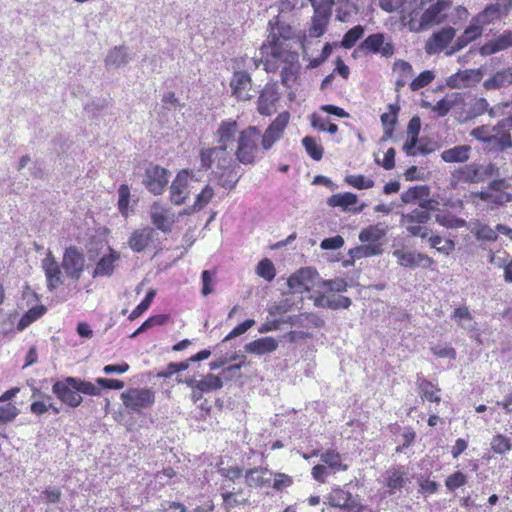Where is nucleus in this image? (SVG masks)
Segmentation results:
<instances>
[{
  "mask_svg": "<svg viewBox=\"0 0 512 512\" xmlns=\"http://www.w3.org/2000/svg\"><path fill=\"white\" fill-rule=\"evenodd\" d=\"M261 59L243 58L245 67L254 66L258 68L259 63L263 62L267 72L281 70V81L286 87H291L297 79L299 72V55L295 45L281 44L277 40L264 42L261 45Z\"/></svg>",
  "mask_w": 512,
  "mask_h": 512,
  "instance_id": "f257e3e1",
  "label": "nucleus"
},
{
  "mask_svg": "<svg viewBox=\"0 0 512 512\" xmlns=\"http://www.w3.org/2000/svg\"><path fill=\"white\" fill-rule=\"evenodd\" d=\"M200 169H213L214 178L218 184L232 190L240 179V175L235 170L234 160L230 152H224V149L215 147L201 148L199 152Z\"/></svg>",
  "mask_w": 512,
  "mask_h": 512,
  "instance_id": "f03ea898",
  "label": "nucleus"
},
{
  "mask_svg": "<svg viewBox=\"0 0 512 512\" xmlns=\"http://www.w3.org/2000/svg\"><path fill=\"white\" fill-rule=\"evenodd\" d=\"M52 392L62 403L75 408L83 401L81 394L98 396L100 395V388L92 382L69 376L55 382Z\"/></svg>",
  "mask_w": 512,
  "mask_h": 512,
  "instance_id": "7ed1b4c3",
  "label": "nucleus"
},
{
  "mask_svg": "<svg viewBox=\"0 0 512 512\" xmlns=\"http://www.w3.org/2000/svg\"><path fill=\"white\" fill-rule=\"evenodd\" d=\"M260 138L261 131L255 126H248L239 132L234 155L241 164L256 162L262 149Z\"/></svg>",
  "mask_w": 512,
  "mask_h": 512,
  "instance_id": "20e7f679",
  "label": "nucleus"
},
{
  "mask_svg": "<svg viewBox=\"0 0 512 512\" xmlns=\"http://www.w3.org/2000/svg\"><path fill=\"white\" fill-rule=\"evenodd\" d=\"M434 200H424L420 203V208L401 215L400 225L406 229L410 236L427 238L430 229L425 224L430 220L429 211L435 210Z\"/></svg>",
  "mask_w": 512,
  "mask_h": 512,
  "instance_id": "39448f33",
  "label": "nucleus"
},
{
  "mask_svg": "<svg viewBox=\"0 0 512 512\" xmlns=\"http://www.w3.org/2000/svg\"><path fill=\"white\" fill-rule=\"evenodd\" d=\"M122 403L128 413L142 414L155 402V393L148 388H129L121 394Z\"/></svg>",
  "mask_w": 512,
  "mask_h": 512,
  "instance_id": "423d86ee",
  "label": "nucleus"
},
{
  "mask_svg": "<svg viewBox=\"0 0 512 512\" xmlns=\"http://www.w3.org/2000/svg\"><path fill=\"white\" fill-rule=\"evenodd\" d=\"M358 50L366 54H379L384 58H390L395 53V45L384 33H374L360 43Z\"/></svg>",
  "mask_w": 512,
  "mask_h": 512,
  "instance_id": "0eeeda50",
  "label": "nucleus"
},
{
  "mask_svg": "<svg viewBox=\"0 0 512 512\" xmlns=\"http://www.w3.org/2000/svg\"><path fill=\"white\" fill-rule=\"evenodd\" d=\"M424 0H406L401 8V23L412 32L423 31L422 13L425 10Z\"/></svg>",
  "mask_w": 512,
  "mask_h": 512,
  "instance_id": "6e6552de",
  "label": "nucleus"
},
{
  "mask_svg": "<svg viewBox=\"0 0 512 512\" xmlns=\"http://www.w3.org/2000/svg\"><path fill=\"white\" fill-rule=\"evenodd\" d=\"M425 10L422 13L423 30L442 23L452 6L451 0H424Z\"/></svg>",
  "mask_w": 512,
  "mask_h": 512,
  "instance_id": "1a4fd4ad",
  "label": "nucleus"
},
{
  "mask_svg": "<svg viewBox=\"0 0 512 512\" xmlns=\"http://www.w3.org/2000/svg\"><path fill=\"white\" fill-rule=\"evenodd\" d=\"M268 26L270 27V33L265 42L272 43V40H277L281 44L298 46L300 37L296 34V30L284 22L280 16L270 20Z\"/></svg>",
  "mask_w": 512,
  "mask_h": 512,
  "instance_id": "9d476101",
  "label": "nucleus"
},
{
  "mask_svg": "<svg viewBox=\"0 0 512 512\" xmlns=\"http://www.w3.org/2000/svg\"><path fill=\"white\" fill-rule=\"evenodd\" d=\"M240 131L236 120L226 119L221 121L214 133L217 146L224 149V152H230L236 147Z\"/></svg>",
  "mask_w": 512,
  "mask_h": 512,
  "instance_id": "9b49d317",
  "label": "nucleus"
},
{
  "mask_svg": "<svg viewBox=\"0 0 512 512\" xmlns=\"http://www.w3.org/2000/svg\"><path fill=\"white\" fill-rule=\"evenodd\" d=\"M289 120L290 114L287 111L278 114V116L266 128L264 133H261L260 139L262 150H270L273 145L283 137Z\"/></svg>",
  "mask_w": 512,
  "mask_h": 512,
  "instance_id": "f8f14e48",
  "label": "nucleus"
},
{
  "mask_svg": "<svg viewBox=\"0 0 512 512\" xmlns=\"http://www.w3.org/2000/svg\"><path fill=\"white\" fill-rule=\"evenodd\" d=\"M151 223L163 233H170L176 222V215L172 209L160 202H154L150 207Z\"/></svg>",
  "mask_w": 512,
  "mask_h": 512,
  "instance_id": "ddd939ff",
  "label": "nucleus"
},
{
  "mask_svg": "<svg viewBox=\"0 0 512 512\" xmlns=\"http://www.w3.org/2000/svg\"><path fill=\"white\" fill-rule=\"evenodd\" d=\"M327 500L332 508H337L340 512H359L361 508L358 497L342 488L332 489Z\"/></svg>",
  "mask_w": 512,
  "mask_h": 512,
  "instance_id": "4468645a",
  "label": "nucleus"
},
{
  "mask_svg": "<svg viewBox=\"0 0 512 512\" xmlns=\"http://www.w3.org/2000/svg\"><path fill=\"white\" fill-rule=\"evenodd\" d=\"M192 173L188 170L180 171L170 186V201L175 205H181L191 193Z\"/></svg>",
  "mask_w": 512,
  "mask_h": 512,
  "instance_id": "2eb2a0df",
  "label": "nucleus"
},
{
  "mask_svg": "<svg viewBox=\"0 0 512 512\" xmlns=\"http://www.w3.org/2000/svg\"><path fill=\"white\" fill-rule=\"evenodd\" d=\"M84 265L85 257L77 248L71 246L65 250L62 267L67 277L78 280L84 270Z\"/></svg>",
  "mask_w": 512,
  "mask_h": 512,
  "instance_id": "dca6fc26",
  "label": "nucleus"
},
{
  "mask_svg": "<svg viewBox=\"0 0 512 512\" xmlns=\"http://www.w3.org/2000/svg\"><path fill=\"white\" fill-rule=\"evenodd\" d=\"M393 256L396 257L399 265L407 268H429L434 263L429 256L413 251L398 249L393 251Z\"/></svg>",
  "mask_w": 512,
  "mask_h": 512,
  "instance_id": "f3484780",
  "label": "nucleus"
},
{
  "mask_svg": "<svg viewBox=\"0 0 512 512\" xmlns=\"http://www.w3.org/2000/svg\"><path fill=\"white\" fill-rule=\"evenodd\" d=\"M168 183L167 170L160 166H152L146 170L144 184L153 194L159 195Z\"/></svg>",
  "mask_w": 512,
  "mask_h": 512,
  "instance_id": "a211bd4d",
  "label": "nucleus"
},
{
  "mask_svg": "<svg viewBox=\"0 0 512 512\" xmlns=\"http://www.w3.org/2000/svg\"><path fill=\"white\" fill-rule=\"evenodd\" d=\"M456 30L452 27H444L435 32L428 39L425 50L428 54H436L444 50L455 37Z\"/></svg>",
  "mask_w": 512,
  "mask_h": 512,
  "instance_id": "6ab92c4d",
  "label": "nucleus"
},
{
  "mask_svg": "<svg viewBox=\"0 0 512 512\" xmlns=\"http://www.w3.org/2000/svg\"><path fill=\"white\" fill-rule=\"evenodd\" d=\"M156 236L155 229L149 226L134 230L128 238V246L135 253L143 252Z\"/></svg>",
  "mask_w": 512,
  "mask_h": 512,
  "instance_id": "aec40b11",
  "label": "nucleus"
},
{
  "mask_svg": "<svg viewBox=\"0 0 512 512\" xmlns=\"http://www.w3.org/2000/svg\"><path fill=\"white\" fill-rule=\"evenodd\" d=\"M502 182H492L486 190L477 193L483 202L489 205H503L511 201L512 195L501 189Z\"/></svg>",
  "mask_w": 512,
  "mask_h": 512,
  "instance_id": "412c9836",
  "label": "nucleus"
},
{
  "mask_svg": "<svg viewBox=\"0 0 512 512\" xmlns=\"http://www.w3.org/2000/svg\"><path fill=\"white\" fill-rule=\"evenodd\" d=\"M251 77L247 72L244 71H236L234 72L231 81L230 87L232 89V95L235 96L238 100H249L252 98L250 94L251 90Z\"/></svg>",
  "mask_w": 512,
  "mask_h": 512,
  "instance_id": "4be33fe9",
  "label": "nucleus"
},
{
  "mask_svg": "<svg viewBox=\"0 0 512 512\" xmlns=\"http://www.w3.org/2000/svg\"><path fill=\"white\" fill-rule=\"evenodd\" d=\"M465 107H468V109L459 112L458 116L462 121L473 119L488 112L489 103L485 98L471 97L466 94V104H461L460 109L464 110Z\"/></svg>",
  "mask_w": 512,
  "mask_h": 512,
  "instance_id": "5701e85b",
  "label": "nucleus"
},
{
  "mask_svg": "<svg viewBox=\"0 0 512 512\" xmlns=\"http://www.w3.org/2000/svg\"><path fill=\"white\" fill-rule=\"evenodd\" d=\"M461 104H466V94L460 92L447 93L444 98L439 100L432 110L439 117L446 116L451 109H460Z\"/></svg>",
  "mask_w": 512,
  "mask_h": 512,
  "instance_id": "b1692460",
  "label": "nucleus"
},
{
  "mask_svg": "<svg viewBox=\"0 0 512 512\" xmlns=\"http://www.w3.org/2000/svg\"><path fill=\"white\" fill-rule=\"evenodd\" d=\"M42 268L45 272L47 287L54 290L62 284L61 270L51 251L42 260Z\"/></svg>",
  "mask_w": 512,
  "mask_h": 512,
  "instance_id": "393cba45",
  "label": "nucleus"
},
{
  "mask_svg": "<svg viewBox=\"0 0 512 512\" xmlns=\"http://www.w3.org/2000/svg\"><path fill=\"white\" fill-rule=\"evenodd\" d=\"M279 100V93L272 85H266L258 98V112L261 115L269 116L276 111V103Z\"/></svg>",
  "mask_w": 512,
  "mask_h": 512,
  "instance_id": "a878e982",
  "label": "nucleus"
},
{
  "mask_svg": "<svg viewBox=\"0 0 512 512\" xmlns=\"http://www.w3.org/2000/svg\"><path fill=\"white\" fill-rule=\"evenodd\" d=\"M512 47V31L506 30L495 39L484 44L479 52L482 56H489Z\"/></svg>",
  "mask_w": 512,
  "mask_h": 512,
  "instance_id": "bb28decb",
  "label": "nucleus"
},
{
  "mask_svg": "<svg viewBox=\"0 0 512 512\" xmlns=\"http://www.w3.org/2000/svg\"><path fill=\"white\" fill-rule=\"evenodd\" d=\"M120 255L118 252L109 248V253L104 254L96 264L93 271V277H109L113 274L115 263L119 260Z\"/></svg>",
  "mask_w": 512,
  "mask_h": 512,
  "instance_id": "cd10ccee",
  "label": "nucleus"
},
{
  "mask_svg": "<svg viewBox=\"0 0 512 512\" xmlns=\"http://www.w3.org/2000/svg\"><path fill=\"white\" fill-rule=\"evenodd\" d=\"M483 24L481 22H476V17H473L469 26L464 30L463 34L457 39L455 46L452 51L449 53H453L464 48L468 43L472 42L479 36H481L483 32Z\"/></svg>",
  "mask_w": 512,
  "mask_h": 512,
  "instance_id": "c85d7f7f",
  "label": "nucleus"
},
{
  "mask_svg": "<svg viewBox=\"0 0 512 512\" xmlns=\"http://www.w3.org/2000/svg\"><path fill=\"white\" fill-rule=\"evenodd\" d=\"M278 348V341L273 337H263L245 345V351L256 355L274 352Z\"/></svg>",
  "mask_w": 512,
  "mask_h": 512,
  "instance_id": "c756f323",
  "label": "nucleus"
},
{
  "mask_svg": "<svg viewBox=\"0 0 512 512\" xmlns=\"http://www.w3.org/2000/svg\"><path fill=\"white\" fill-rule=\"evenodd\" d=\"M512 147V136L504 129L494 131L485 145V149L493 152H500Z\"/></svg>",
  "mask_w": 512,
  "mask_h": 512,
  "instance_id": "7c9ffc66",
  "label": "nucleus"
},
{
  "mask_svg": "<svg viewBox=\"0 0 512 512\" xmlns=\"http://www.w3.org/2000/svg\"><path fill=\"white\" fill-rule=\"evenodd\" d=\"M512 84V66L497 71L493 76L486 79L483 83L484 88L488 90L500 89Z\"/></svg>",
  "mask_w": 512,
  "mask_h": 512,
  "instance_id": "2f4dec72",
  "label": "nucleus"
},
{
  "mask_svg": "<svg viewBox=\"0 0 512 512\" xmlns=\"http://www.w3.org/2000/svg\"><path fill=\"white\" fill-rule=\"evenodd\" d=\"M387 234V226L384 223H377L362 229L359 233V240L363 243L376 244Z\"/></svg>",
  "mask_w": 512,
  "mask_h": 512,
  "instance_id": "473e14b6",
  "label": "nucleus"
},
{
  "mask_svg": "<svg viewBox=\"0 0 512 512\" xmlns=\"http://www.w3.org/2000/svg\"><path fill=\"white\" fill-rule=\"evenodd\" d=\"M314 304L321 308L346 309L351 305L350 298L346 296H325L320 295L314 298Z\"/></svg>",
  "mask_w": 512,
  "mask_h": 512,
  "instance_id": "72a5a7b5",
  "label": "nucleus"
},
{
  "mask_svg": "<svg viewBox=\"0 0 512 512\" xmlns=\"http://www.w3.org/2000/svg\"><path fill=\"white\" fill-rule=\"evenodd\" d=\"M273 472L266 468H254L249 470L245 479L249 486H270Z\"/></svg>",
  "mask_w": 512,
  "mask_h": 512,
  "instance_id": "f704fd0d",
  "label": "nucleus"
},
{
  "mask_svg": "<svg viewBox=\"0 0 512 512\" xmlns=\"http://www.w3.org/2000/svg\"><path fill=\"white\" fill-rule=\"evenodd\" d=\"M471 147L468 145H459L444 150L441 153V159L446 163H463L470 157Z\"/></svg>",
  "mask_w": 512,
  "mask_h": 512,
  "instance_id": "c9c22d12",
  "label": "nucleus"
},
{
  "mask_svg": "<svg viewBox=\"0 0 512 512\" xmlns=\"http://www.w3.org/2000/svg\"><path fill=\"white\" fill-rule=\"evenodd\" d=\"M382 249L380 244H366L357 246L355 248H352L349 250L348 254L351 257V261L347 260L344 262V266L347 267L350 264H353V262L356 259L371 257L375 255L381 254Z\"/></svg>",
  "mask_w": 512,
  "mask_h": 512,
  "instance_id": "e433bc0d",
  "label": "nucleus"
},
{
  "mask_svg": "<svg viewBox=\"0 0 512 512\" xmlns=\"http://www.w3.org/2000/svg\"><path fill=\"white\" fill-rule=\"evenodd\" d=\"M506 14L507 13L503 12V0H497L496 3L486 6V8L475 17L476 22H481L483 25H487Z\"/></svg>",
  "mask_w": 512,
  "mask_h": 512,
  "instance_id": "4c0bfd02",
  "label": "nucleus"
},
{
  "mask_svg": "<svg viewBox=\"0 0 512 512\" xmlns=\"http://www.w3.org/2000/svg\"><path fill=\"white\" fill-rule=\"evenodd\" d=\"M453 177L464 183H478L481 182L478 164L471 163L464 165L453 173Z\"/></svg>",
  "mask_w": 512,
  "mask_h": 512,
  "instance_id": "58836bf2",
  "label": "nucleus"
},
{
  "mask_svg": "<svg viewBox=\"0 0 512 512\" xmlns=\"http://www.w3.org/2000/svg\"><path fill=\"white\" fill-rule=\"evenodd\" d=\"M129 61L127 49L125 46H116L111 49L105 59V65L107 67L118 68L122 65L127 64Z\"/></svg>",
  "mask_w": 512,
  "mask_h": 512,
  "instance_id": "ea45409f",
  "label": "nucleus"
},
{
  "mask_svg": "<svg viewBox=\"0 0 512 512\" xmlns=\"http://www.w3.org/2000/svg\"><path fill=\"white\" fill-rule=\"evenodd\" d=\"M320 459L333 473L347 470V465L342 463L341 455L335 450H326L320 455Z\"/></svg>",
  "mask_w": 512,
  "mask_h": 512,
  "instance_id": "a19ab883",
  "label": "nucleus"
},
{
  "mask_svg": "<svg viewBox=\"0 0 512 512\" xmlns=\"http://www.w3.org/2000/svg\"><path fill=\"white\" fill-rule=\"evenodd\" d=\"M357 201L358 198L355 194L346 192L332 195L328 198L327 204L331 207H341L343 210H348Z\"/></svg>",
  "mask_w": 512,
  "mask_h": 512,
  "instance_id": "79ce46f5",
  "label": "nucleus"
},
{
  "mask_svg": "<svg viewBox=\"0 0 512 512\" xmlns=\"http://www.w3.org/2000/svg\"><path fill=\"white\" fill-rule=\"evenodd\" d=\"M385 481L389 493L394 494L396 491H399L405 483L404 472L395 468L389 469L386 471Z\"/></svg>",
  "mask_w": 512,
  "mask_h": 512,
  "instance_id": "37998d69",
  "label": "nucleus"
},
{
  "mask_svg": "<svg viewBox=\"0 0 512 512\" xmlns=\"http://www.w3.org/2000/svg\"><path fill=\"white\" fill-rule=\"evenodd\" d=\"M507 126H500V121L494 125H482L478 126L471 130L470 136L475 138L476 140L484 143L485 145L488 143L489 139H491V135L494 131H498L501 129H506Z\"/></svg>",
  "mask_w": 512,
  "mask_h": 512,
  "instance_id": "c03bdc74",
  "label": "nucleus"
},
{
  "mask_svg": "<svg viewBox=\"0 0 512 512\" xmlns=\"http://www.w3.org/2000/svg\"><path fill=\"white\" fill-rule=\"evenodd\" d=\"M470 231L478 240L494 241L497 239L496 232L487 224L479 221L470 224Z\"/></svg>",
  "mask_w": 512,
  "mask_h": 512,
  "instance_id": "a18cd8bd",
  "label": "nucleus"
},
{
  "mask_svg": "<svg viewBox=\"0 0 512 512\" xmlns=\"http://www.w3.org/2000/svg\"><path fill=\"white\" fill-rule=\"evenodd\" d=\"M46 312V308L42 305L29 309L19 320L17 330L23 331L31 323L39 319Z\"/></svg>",
  "mask_w": 512,
  "mask_h": 512,
  "instance_id": "49530a36",
  "label": "nucleus"
},
{
  "mask_svg": "<svg viewBox=\"0 0 512 512\" xmlns=\"http://www.w3.org/2000/svg\"><path fill=\"white\" fill-rule=\"evenodd\" d=\"M436 222L446 228H461L467 225L464 219L458 218L450 212H441L436 215Z\"/></svg>",
  "mask_w": 512,
  "mask_h": 512,
  "instance_id": "de8ad7c7",
  "label": "nucleus"
},
{
  "mask_svg": "<svg viewBox=\"0 0 512 512\" xmlns=\"http://www.w3.org/2000/svg\"><path fill=\"white\" fill-rule=\"evenodd\" d=\"M302 144L307 154L315 161H319L323 157V147L317 143L316 139L306 136L302 139Z\"/></svg>",
  "mask_w": 512,
  "mask_h": 512,
  "instance_id": "09e8293b",
  "label": "nucleus"
},
{
  "mask_svg": "<svg viewBox=\"0 0 512 512\" xmlns=\"http://www.w3.org/2000/svg\"><path fill=\"white\" fill-rule=\"evenodd\" d=\"M196 385L197 390H201L204 393H208L220 389L223 383L219 376H216L214 374H208L202 380H199Z\"/></svg>",
  "mask_w": 512,
  "mask_h": 512,
  "instance_id": "8fccbe9b",
  "label": "nucleus"
},
{
  "mask_svg": "<svg viewBox=\"0 0 512 512\" xmlns=\"http://www.w3.org/2000/svg\"><path fill=\"white\" fill-rule=\"evenodd\" d=\"M364 28L361 25L354 26L348 30L341 41L342 47L345 49H351L354 47L356 42L363 36Z\"/></svg>",
  "mask_w": 512,
  "mask_h": 512,
  "instance_id": "3c124183",
  "label": "nucleus"
},
{
  "mask_svg": "<svg viewBox=\"0 0 512 512\" xmlns=\"http://www.w3.org/2000/svg\"><path fill=\"white\" fill-rule=\"evenodd\" d=\"M419 388L422 392V397L430 402H440L439 395L440 389L427 380H422L419 383Z\"/></svg>",
  "mask_w": 512,
  "mask_h": 512,
  "instance_id": "603ef678",
  "label": "nucleus"
},
{
  "mask_svg": "<svg viewBox=\"0 0 512 512\" xmlns=\"http://www.w3.org/2000/svg\"><path fill=\"white\" fill-rule=\"evenodd\" d=\"M429 189L426 186H415L411 187L401 195V200L404 203H411L415 200H420L425 196H428Z\"/></svg>",
  "mask_w": 512,
  "mask_h": 512,
  "instance_id": "864d4df0",
  "label": "nucleus"
},
{
  "mask_svg": "<svg viewBox=\"0 0 512 512\" xmlns=\"http://www.w3.org/2000/svg\"><path fill=\"white\" fill-rule=\"evenodd\" d=\"M428 241L432 248H435L439 252L447 255L455 249V243L453 240H443V238L438 235L429 237Z\"/></svg>",
  "mask_w": 512,
  "mask_h": 512,
  "instance_id": "5fc2aeb1",
  "label": "nucleus"
},
{
  "mask_svg": "<svg viewBox=\"0 0 512 512\" xmlns=\"http://www.w3.org/2000/svg\"><path fill=\"white\" fill-rule=\"evenodd\" d=\"M256 273L266 281H272L276 275L275 267L272 261L268 258L262 259L258 263L256 267Z\"/></svg>",
  "mask_w": 512,
  "mask_h": 512,
  "instance_id": "6e6d98bb",
  "label": "nucleus"
},
{
  "mask_svg": "<svg viewBox=\"0 0 512 512\" xmlns=\"http://www.w3.org/2000/svg\"><path fill=\"white\" fill-rule=\"evenodd\" d=\"M345 182L348 185L360 190L369 189L374 186V181L372 179L360 174L346 176Z\"/></svg>",
  "mask_w": 512,
  "mask_h": 512,
  "instance_id": "4d7b16f0",
  "label": "nucleus"
},
{
  "mask_svg": "<svg viewBox=\"0 0 512 512\" xmlns=\"http://www.w3.org/2000/svg\"><path fill=\"white\" fill-rule=\"evenodd\" d=\"M435 78V74L433 71L426 70L421 72L416 78H414L410 83V89L412 91H418L426 86H428Z\"/></svg>",
  "mask_w": 512,
  "mask_h": 512,
  "instance_id": "13d9d810",
  "label": "nucleus"
},
{
  "mask_svg": "<svg viewBox=\"0 0 512 512\" xmlns=\"http://www.w3.org/2000/svg\"><path fill=\"white\" fill-rule=\"evenodd\" d=\"M512 443L509 438L502 434H497L491 441V449L497 454H504L510 451Z\"/></svg>",
  "mask_w": 512,
  "mask_h": 512,
  "instance_id": "bf43d9fd",
  "label": "nucleus"
},
{
  "mask_svg": "<svg viewBox=\"0 0 512 512\" xmlns=\"http://www.w3.org/2000/svg\"><path fill=\"white\" fill-rule=\"evenodd\" d=\"M154 297H155V291L154 290L148 291V293L146 294L145 298L141 301V303L138 304L135 307V309H133V311L130 313V315L128 317L129 320H135L140 315H142L149 308Z\"/></svg>",
  "mask_w": 512,
  "mask_h": 512,
  "instance_id": "052dcab7",
  "label": "nucleus"
},
{
  "mask_svg": "<svg viewBox=\"0 0 512 512\" xmlns=\"http://www.w3.org/2000/svg\"><path fill=\"white\" fill-rule=\"evenodd\" d=\"M452 318L457 320L462 328H470L472 325V315L467 307L456 308L452 314Z\"/></svg>",
  "mask_w": 512,
  "mask_h": 512,
  "instance_id": "680f3d73",
  "label": "nucleus"
},
{
  "mask_svg": "<svg viewBox=\"0 0 512 512\" xmlns=\"http://www.w3.org/2000/svg\"><path fill=\"white\" fill-rule=\"evenodd\" d=\"M118 195H119V200H118L119 211L124 217H127L129 198H130V189H129L128 185H126V184L120 185V187L118 189Z\"/></svg>",
  "mask_w": 512,
  "mask_h": 512,
  "instance_id": "e2e57ef3",
  "label": "nucleus"
},
{
  "mask_svg": "<svg viewBox=\"0 0 512 512\" xmlns=\"http://www.w3.org/2000/svg\"><path fill=\"white\" fill-rule=\"evenodd\" d=\"M214 195L213 188L209 185H206L203 190L197 195L193 210H201L204 206H206L212 199Z\"/></svg>",
  "mask_w": 512,
  "mask_h": 512,
  "instance_id": "0e129e2a",
  "label": "nucleus"
},
{
  "mask_svg": "<svg viewBox=\"0 0 512 512\" xmlns=\"http://www.w3.org/2000/svg\"><path fill=\"white\" fill-rule=\"evenodd\" d=\"M292 483L293 479L291 476L284 473H273L270 486H272L277 491H281L290 487Z\"/></svg>",
  "mask_w": 512,
  "mask_h": 512,
  "instance_id": "69168bd1",
  "label": "nucleus"
},
{
  "mask_svg": "<svg viewBox=\"0 0 512 512\" xmlns=\"http://www.w3.org/2000/svg\"><path fill=\"white\" fill-rule=\"evenodd\" d=\"M312 274L313 271L310 268H302L288 279V284L291 288H296L297 285L305 286L304 281Z\"/></svg>",
  "mask_w": 512,
  "mask_h": 512,
  "instance_id": "338daca9",
  "label": "nucleus"
},
{
  "mask_svg": "<svg viewBox=\"0 0 512 512\" xmlns=\"http://www.w3.org/2000/svg\"><path fill=\"white\" fill-rule=\"evenodd\" d=\"M18 415V409L11 403H0V424L12 421Z\"/></svg>",
  "mask_w": 512,
  "mask_h": 512,
  "instance_id": "774afa93",
  "label": "nucleus"
}]
</instances>
